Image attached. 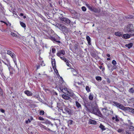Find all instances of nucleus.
Segmentation results:
<instances>
[{
    "label": "nucleus",
    "mask_w": 134,
    "mask_h": 134,
    "mask_svg": "<svg viewBox=\"0 0 134 134\" xmlns=\"http://www.w3.org/2000/svg\"><path fill=\"white\" fill-rule=\"evenodd\" d=\"M133 25H131L127 26V30L128 32H130L129 34L131 36H134V29L132 28Z\"/></svg>",
    "instance_id": "f257e3e1"
},
{
    "label": "nucleus",
    "mask_w": 134,
    "mask_h": 134,
    "mask_svg": "<svg viewBox=\"0 0 134 134\" xmlns=\"http://www.w3.org/2000/svg\"><path fill=\"white\" fill-rule=\"evenodd\" d=\"M62 110L63 113L64 114H68L69 115L71 114V110L65 106H64V109H62Z\"/></svg>",
    "instance_id": "f03ea898"
},
{
    "label": "nucleus",
    "mask_w": 134,
    "mask_h": 134,
    "mask_svg": "<svg viewBox=\"0 0 134 134\" xmlns=\"http://www.w3.org/2000/svg\"><path fill=\"white\" fill-rule=\"evenodd\" d=\"M60 19L62 22L65 24H69L71 22L70 20L69 19L63 16H62L60 17Z\"/></svg>",
    "instance_id": "7ed1b4c3"
},
{
    "label": "nucleus",
    "mask_w": 134,
    "mask_h": 134,
    "mask_svg": "<svg viewBox=\"0 0 134 134\" xmlns=\"http://www.w3.org/2000/svg\"><path fill=\"white\" fill-rule=\"evenodd\" d=\"M5 61L6 62H5L4 61L2 60V62L5 65H7V66L8 68V69H9L10 70L11 69V66L10 64V63L9 61L6 58L5 59Z\"/></svg>",
    "instance_id": "20e7f679"
},
{
    "label": "nucleus",
    "mask_w": 134,
    "mask_h": 134,
    "mask_svg": "<svg viewBox=\"0 0 134 134\" xmlns=\"http://www.w3.org/2000/svg\"><path fill=\"white\" fill-rule=\"evenodd\" d=\"M118 108L120 109L125 111L129 110L130 109V108L129 107H124L123 105L121 104H120Z\"/></svg>",
    "instance_id": "39448f33"
},
{
    "label": "nucleus",
    "mask_w": 134,
    "mask_h": 134,
    "mask_svg": "<svg viewBox=\"0 0 134 134\" xmlns=\"http://www.w3.org/2000/svg\"><path fill=\"white\" fill-rule=\"evenodd\" d=\"M65 54V52L64 50L63 49L59 51L57 53V55L58 57H60L62 55H64Z\"/></svg>",
    "instance_id": "423d86ee"
},
{
    "label": "nucleus",
    "mask_w": 134,
    "mask_h": 134,
    "mask_svg": "<svg viewBox=\"0 0 134 134\" xmlns=\"http://www.w3.org/2000/svg\"><path fill=\"white\" fill-rule=\"evenodd\" d=\"M71 71L72 73L74 75H76L78 74V72L76 70L73 69L72 68H70Z\"/></svg>",
    "instance_id": "0eeeda50"
},
{
    "label": "nucleus",
    "mask_w": 134,
    "mask_h": 134,
    "mask_svg": "<svg viewBox=\"0 0 134 134\" xmlns=\"http://www.w3.org/2000/svg\"><path fill=\"white\" fill-rule=\"evenodd\" d=\"M7 53L8 54L10 55L12 58H14V54L9 50H8Z\"/></svg>",
    "instance_id": "6e6552de"
},
{
    "label": "nucleus",
    "mask_w": 134,
    "mask_h": 134,
    "mask_svg": "<svg viewBox=\"0 0 134 134\" xmlns=\"http://www.w3.org/2000/svg\"><path fill=\"white\" fill-rule=\"evenodd\" d=\"M68 96L70 97H72L73 96L74 93H73L71 91H68L67 92V93H66V94Z\"/></svg>",
    "instance_id": "1a4fd4ad"
},
{
    "label": "nucleus",
    "mask_w": 134,
    "mask_h": 134,
    "mask_svg": "<svg viewBox=\"0 0 134 134\" xmlns=\"http://www.w3.org/2000/svg\"><path fill=\"white\" fill-rule=\"evenodd\" d=\"M24 93L28 96H31L32 95V93L29 91H26L24 92Z\"/></svg>",
    "instance_id": "9d476101"
},
{
    "label": "nucleus",
    "mask_w": 134,
    "mask_h": 134,
    "mask_svg": "<svg viewBox=\"0 0 134 134\" xmlns=\"http://www.w3.org/2000/svg\"><path fill=\"white\" fill-rule=\"evenodd\" d=\"M131 36L129 34H125L123 35L122 37L124 39H128Z\"/></svg>",
    "instance_id": "9b49d317"
},
{
    "label": "nucleus",
    "mask_w": 134,
    "mask_h": 134,
    "mask_svg": "<svg viewBox=\"0 0 134 134\" xmlns=\"http://www.w3.org/2000/svg\"><path fill=\"white\" fill-rule=\"evenodd\" d=\"M98 110H99L96 107L94 106L92 112L93 114H97V113Z\"/></svg>",
    "instance_id": "f8f14e48"
},
{
    "label": "nucleus",
    "mask_w": 134,
    "mask_h": 134,
    "mask_svg": "<svg viewBox=\"0 0 134 134\" xmlns=\"http://www.w3.org/2000/svg\"><path fill=\"white\" fill-rule=\"evenodd\" d=\"M133 45V43H130L128 44H126L125 45V46L126 47H127L129 49H130L132 47Z\"/></svg>",
    "instance_id": "ddd939ff"
},
{
    "label": "nucleus",
    "mask_w": 134,
    "mask_h": 134,
    "mask_svg": "<svg viewBox=\"0 0 134 134\" xmlns=\"http://www.w3.org/2000/svg\"><path fill=\"white\" fill-rule=\"evenodd\" d=\"M52 62V64L53 68L54 70H55V62L54 59H53Z\"/></svg>",
    "instance_id": "4468645a"
},
{
    "label": "nucleus",
    "mask_w": 134,
    "mask_h": 134,
    "mask_svg": "<svg viewBox=\"0 0 134 134\" xmlns=\"http://www.w3.org/2000/svg\"><path fill=\"white\" fill-rule=\"evenodd\" d=\"M86 5L90 10L92 11L93 8L94 7H93L92 5H90L88 4H86Z\"/></svg>",
    "instance_id": "2eb2a0df"
},
{
    "label": "nucleus",
    "mask_w": 134,
    "mask_h": 134,
    "mask_svg": "<svg viewBox=\"0 0 134 134\" xmlns=\"http://www.w3.org/2000/svg\"><path fill=\"white\" fill-rule=\"evenodd\" d=\"M62 97L64 99L66 100H69L71 99V98L67 96L66 95L63 94L62 95Z\"/></svg>",
    "instance_id": "dca6fc26"
},
{
    "label": "nucleus",
    "mask_w": 134,
    "mask_h": 134,
    "mask_svg": "<svg viewBox=\"0 0 134 134\" xmlns=\"http://www.w3.org/2000/svg\"><path fill=\"white\" fill-rule=\"evenodd\" d=\"M92 11L94 12L95 13H99L100 12V9H98L96 8L93 7Z\"/></svg>",
    "instance_id": "f3484780"
},
{
    "label": "nucleus",
    "mask_w": 134,
    "mask_h": 134,
    "mask_svg": "<svg viewBox=\"0 0 134 134\" xmlns=\"http://www.w3.org/2000/svg\"><path fill=\"white\" fill-rule=\"evenodd\" d=\"M86 39L88 42V44L90 45L91 44V38L88 36H87L86 37Z\"/></svg>",
    "instance_id": "a211bd4d"
},
{
    "label": "nucleus",
    "mask_w": 134,
    "mask_h": 134,
    "mask_svg": "<svg viewBox=\"0 0 134 134\" xmlns=\"http://www.w3.org/2000/svg\"><path fill=\"white\" fill-rule=\"evenodd\" d=\"M102 131H104L106 130L105 128V126L103 125L102 124H100L99 126Z\"/></svg>",
    "instance_id": "6ab92c4d"
},
{
    "label": "nucleus",
    "mask_w": 134,
    "mask_h": 134,
    "mask_svg": "<svg viewBox=\"0 0 134 134\" xmlns=\"http://www.w3.org/2000/svg\"><path fill=\"white\" fill-rule=\"evenodd\" d=\"M76 106L78 108H81V106L80 104L78 102L76 101L75 102Z\"/></svg>",
    "instance_id": "aec40b11"
},
{
    "label": "nucleus",
    "mask_w": 134,
    "mask_h": 134,
    "mask_svg": "<svg viewBox=\"0 0 134 134\" xmlns=\"http://www.w3.org/2000/svg\"><path fill=\"white\" fill-rule=\"evenodd\" d=\"M115 35L118 36H122L121 33L120 32H118L115 33Z\"/></svg>",
    "instance_id": "412c9836"
},
{
    "label": "nucleus",
    "mask_w": 134,
    "mask_h": 134,
    "mask_svg": "<svg viewBox=\"0 0 134 134\" xmlns=\"http://www.w3.org/2000/svg\"><path fill=\"white\" fill-rule=\"evenodd\" d=\"M62 92L64 93V94H66V93H67V91H68L67 90V88H64L62 89L61 90Z\"/></svg>",
    "instance_id": "4be33fe9"
},
{
    "label": "nucleus",
    "mask_w": 134,
    "mask_h": 134,
    "mask_svg": "<svg viewBox=\"0 0 134 134\" xmlns=\"http://www.w3.org/2000/svg\"><path fill=\"white\" fill-rule=\"evenodd\" d=\"M89 122L90 124H96V122L95 121L92 120H90Z\"/></svg>",
    "instance_id": "5701e85b"
},
{
    "label": "nucleus",
    "mask_w": 134,
    "mask_h": 134,
    "mask_svg": "<svg viewBox=\"0 0 134 134\" xmlns=\"http://www.w3.org/2000/svg\"><path fill=\"white\" fill-rule=\"evenodd\" d=\"M93 98V94H92L91 93L90 94L89 96V99L90 100H92Z\"/></svg>",
    "instance_id": "b1692460"
},
{
    "label": "nucleus",
    "mask_w": 134,
    "mask_h": 134,
    "mask_svg": "<svg viewBox=\"0 0 134 134\" xmlns=\"http://www.w3.org/2000/svg\"><path fill=\"white\" fill-rule=\"evenodd\" d=\"M74 48L76 50L78 49V43H76L73 44Z\"/></svg>",
    "instance_id": "393cba45"
},
{
    "label": "nucleus",
    "mask_w": 134,
    "mask_h": 134,
    "mask_svg": "<svg viewBox=\"0 0 134 134\" xmlns=\"http://www.w3.org/2000/svg\"><path fill=\"white\" fill-rule=\"evenodd\" d=\"M113 105L116 106L118 107L119 105L120 104L119 103L115 102H113Z\"/></svg>",
    "instance_id": "a878e982"
},
{
    "label": "nucleus",
    "mask_w": 134,
    "mask_h": 134,
    "mask_svg": "<svg viewBox=\"0 0 134 134\" xmlns=\"http://www.w3.org/2000/svg\"><path fill=\"white\" fill-rule=\"evenodd\" d=\"M96 114L98 115L100 117H102L103 116L99 110L97 111V114Z\"/></svg>",
    "instance_id": "bb28decb"
},
{
    "label": "nucleus",
    "mask_w": 134,
    "mask_h": 134,
    "mask_svg": "<svg viewBox=\"0 0 134 134\" xmlns=\"http://www.w3.org/2000/svg\"><path fill=\"white\" fill-rule=\"evenodd\" d=\"M20 24L21 26L24 28H25L26 27L25 24L23 22L20 21Z\"/></svg>",
    "instance_id": "cd10ccee"
},
{
    "label": "nucleus",
    "mask_w": 134,
    "mask_h": 134,
    "mask_svg": "<svg viewBox=\"0 0 134 134\" xmlns=\"http://www.w3.org/2000/svg\"><path fill=\"white\" fill-rule=\"evenodd\" d=\"M90 88H90V87L88 86H86V91L88 92H89L91 91V90H90Z\"/></svg>",
    "instance_id": "c85d7f7f"
},
{
    "label": "nucleus",
    "mask_w": 134,
    "mask_h": 134,
    "mask_svg": "<svg viewBox=\"0 0 134 134\" xmlns=\"http://www.w3.org/2000/svg\"><path fill=\"white\" fill-rule=\"evenodd\" d=\"M129 92L131 93H134V90L133 88H130L129 91Z\"/></svg>",
    "instance_id": "c756f323"
},
{
    "label": "nucleus",
    "mask_w": 134,
    "mask_h": 134,
    "mask_svg": "<svg viewBox=\"0 0 134 134\" xmlns=\"http://www.w3.org/2000/svg\"><path fill=\"white\" fill-rule=\"evenodd\" d=\"M38 125L41 128L46 129V127L43 125L42 124H39Z\"/></svg>",
    "instance_id": "7c9ffc66"
},
{
    "label": "nucleus",
    "mask_w": 134,
    "mask_h": 134,
    "mask_svg": "<svg viewBox=\"0 0 134 134\" xmlns=\"http://www.w3.org/2000/svg\"><path fill=\"white\" fill-rule=\"evenodd\" d=\"M67 28H66L65 26H63L61 30L63 31H65L67 30Z\"/></svg>",
    "instance_id": "2f4dec72"
},
{
    "label": "nucleus",
    "mask_w": 134,
    "mask_h": 134,
    "mask_svg": "<svg viewBox=\"0 0 134 134\" xmlns=\"http://www.w3.org/2000/svg\"><path fill=\"white\" fill-rule=\"evenodd\" d=\"M10 34L11 35L15 37H18V36L17 35L14 33L11 32Z\"/></svg>",
    "instance_id": "473e14b6"
},
{
    "label": "nucleus",
    "mask_w": 134,
    "mask_h": 134,
    "mask_svg": "<svg viewBox=\"0 0 134 134\" xmlns=\"http://www.w3.org/2000/svg\"><path fill=\"white\" fill-rule=\"evenodd\" d=\"M102 110L103 112L105 113L106 112L107 110V107H105L104 108H102Z\"/></svg>",
    "instance_id": "72a5a7b5"
},
{
    "label": "nucleus",
    "mask_w": 134,
    "mask_h": 134,
    "mask_svg": "<svg viewBox=\"0 0 134 134\" xmlns=\"http://www.w3.org/2000/svg\"><path fill=\"white\" fill-rule=\"evenodd\" d=\"M96 79L97 81H101L102 80V78L100 76H97L96 77Z\"/></svg>",
    "instance_id": "f704fd0d"
},
{
    "label": "nucleus",
    "mask_w": 134,
    "mask_h": 134,
    "mask_svg": "<svg viewBox=\"0 0 134 134\" xmlns=\"http://www.w3.org/2000/svg\"><path fill=\"white\" fill-rule=\"evenodd\" d=\"M112 63L114 65H115L117 64L116 61L114 60H113L112 62Z\"/></svg>",
    "instance_id": "c9c22d12"
},
{
    "label": "nucleus",
    "mask_w": 134,
    "mask_h": 134,
    "mask_svg": "<svg viewBox=\"0 0 134 134\" xmlns=\"http://www.w3.org/2000/svg\"><path fill=\"white\" fill-rule=\"evenodd\" d=\"M11 69H10V70H9V71H10V75H12L13 73V71H12V68L11 67Z\"/></svg>",
    "instance_id": "e433bc0d"
},
{
    "label": "nucleus",
    "mask_w": 134,
    "mask_h": 134,
    "mask_svg": "<svg viewBox=\"0 0 134 134\" xmlns=\"http://www.w3.org/2000/svg\"><path fill=\"white\" fill-rule=\"evenodd\" d=\"M81 9H82V10L84 12L86 11V8L85 7H84V6H83V7H82L81 8Z\"/></svg>",
    "instance_id": "4c0bfd02"
},
{
    "label": "nucleus",
    "mask_w": 134,
    "mask_h": 134,
    "mask_svg": "<svg viewBox=\"0 0 134 134\" xmlns=\"http://www.w3.org/2000/svg\"><path fill=\"white\" fill-rule=\"evenodd\" d=\"M44 112L43 110H41L40 112V115H44Z\"/></svg>",
    "instance_id": "58836bf2"
},
{
    "label": "nucleus",
    "mask_w": 134,
    "mask_h": 134,
    "mask_svg": "<svg viewBox=\"0 0 134 134\" xmlns=\"http://www.w3.org/2000/svg\"><path fill=\"white\" fill-rule=\"evenodd\" d=\"M66 62V63L67 65L68 66H69L70 68H68V69H70V68H71V67L70 65V66H69V64L68 62V61L67 60V61Z\"/></svg>",
    "instance_id": "ea45409f"
},
{
    "label": "nucleus",
    "mask_w": 134,
    "mask_h": 134,
    "mask_svg": "<svg viewBox=\"0 0 134 134\" xmlns=\"http://www.w3.org/2000/svg\"><path fill=\"white\" fill-rule=\"evenodd\" d=\"M52 53H55L56 50L54 48H52Z\"/></svg>",
    "instance_id": "a19ab883"
},
{
    "label": "nucleus",
    "mask_w": 134,
    "mask_h": 134,
    "mask_svg": "<svg viewBox=\"0 0 134 134\" xmlns=\"http://www.w3.org/2000/svg\"><path fill=\"white\" fill-rule=\"evenodd\" d=\"M63 26V25L62 24H59L58 25V27L59 28L61 29Z\"/></svg>",
    "instance_id": "79ce46f5"
},
{
    "label": "nucleus",
    "mask_w": 134,
    "mask_h": 134,
    "mask_svg": "<svg viewBox=\"0 0 134 134\" xmlns=\"http://www.w3.org/2000/svg\"><path fill=\"white\" fill-rule=\"evenodd\" d=\"M111 65L110 64H109L107 65L109 69H110V68L111 67Z\"/></svg>",
    "instance_id": "37998d69"
},
{
    "label": "nucleus",
    "mask_w": 134,
    "mask_h": 134,
    "mask_svg": "<svg viewBox=\"0 0 134 134\" xmlns=\"http://www.w3.org/2000/svg\"><path fill=\"white\" fill-rule=\"evenodd\" d=\"M46 130L48 131H49V132H53L52 130H51L50 129L47 128V127H46Z\"/></svg>",
    "instance_id": "c03bdc74"
},
{
    "label": "nucleus",
    "mask_w": 134,
    "mask_h": 134,
    "mask_svg": "<svg viewBox=\"0 0 134 134\" xmlns=\"http://www.w3.org/2000/svg\"><path fill=\"white\" fill-rule=\"evenodd\" d=\"M38 119L40 120L43 121L44 120V119L41 116L39 117Z\"/></svg>",
    "instance_id": "a18cd8bd"
},
{
    "label": "nucleus",
    "mask_w": 134,
    "mask_h": 134,
    "mask_svg": "<svg viewBox=\"0 0 134 134\" xmlns=\"http://www.w3.org/2000/svg\"><path fill=\"white\" fill-rule=\"evenodd\" d=\"M72 122L73 121L71 120H69L68 121L69 123L71 125L72 124Z\"/></svg>",
    "instance_id": "49530a36"
},
{
    "label": "nucleus",
    "mask_w": 134,
    "mask_h": 134,
    "mask_svg": "<svg viewBox=\"0 0 134 134\" xmlns=\"http://www.w3.org/2000/svg\"><path fill=\"white\" fill-rule=\"evenodd\" d=\"M128 121L129 122V125L131 126L132 124V123L131 122L130 120H128Z\"/></svg>",
    "instance_id": "de8ad7c7"
},
{
    "label": "nucleus",
    "mask_w": 134,
    "mask_h": 134,
    "mask_svg": "<svg viewBox=\"0 0 134 134\" xmlns=\"http://www.w3.org/2000/svg\"><path fill=\"white\" fill-rule=\"evenodd\" d=\"M13 60H14V63H15V64L16 65V60L15 59V58L14 57V58H13Z\"/></svg>",
    "instance_id": "09e8293b"
},
{
    "label": "nucleus",
    "mask_w": 134,
    "mask_h": 134,
    "mask_svg": "<svg viewBox=\"0 0 134 134\" xmlns=\"http://www.w3.org/2000/svg\"><path fill=\"white\" fill-rule=\"evenodd\" d=\"M115 121L117 122H118L119 121V120L117 116H116L115 117Z\"/></svg>",
    "instance_id": "8fccbe9b"
},
{
    "label": "nucleus",
    "mask_w": 134,
    "mask_h": 134,
    "mask_svg": "<svg viewBox=\"0 0 134 134\" xmlns=\"http://www.w3.org/2000/svg\"><path fill=\"white\" fill-rule=\"evenodd\" d=\"M0 111L3 113H4L5 112L4 110L2 109H0Z\"/></svg>",
    "instance_id": "3c124183"
},
{
    "label": "nucleus",
    "mask_w": 134,
    "mask_h": 134,
    "mask_svg": "<svg viewBox=\"0 0 134 134\" xmlns=\"http://www.w3.org/2000/svg\"><path fill=\"white\" fill-rule=\"evenodd\" d=\"M62 60L63 59H64V58H65L64 56H63V55H62V56H60V57H59Z\"/></svg>",
    "instance_id": "603ef678"
},
{
    "label": "nucleus",
    "mask_w": 134,
    "mask_h": 134,
    "mask_svg": "<svg viewBox=\"0 0 134 134\" xmlns=\"http://www.w3.org/2000/svg\"><path fill=\"white\" fill-rule=\"evenodd\" d=\"M123 130L122 129H119L118 130V132H121Z\"/></svg>",
    "instance_id": "864d4df0"
},
{
    "label": "nucleus",
    "mask_w": 134,
    "mask_h": 134,
    "mask_svg": "<svg viewBox=\"0 0 134 134\" xmlns=\"http://www.w3.org/2000/svg\"><path fill=\"white\" fill-rule=\"evenodd\" d=\"M134 128V127L132 126H130V127H129L130 129H132L133 130V129Z\"/></svg>",
    "instance_id": "5fc2aeb1"
},
{
    "label": "nucleus",
    "mask_w": 134,
    "mask_h": 134,
    "mask_svg": "<svg viewBox=\"0 0 134 134\" xmlns=\"http://www.w3.org/2000/svg\"><path fill=\"white\" fill-rule=\"evenodd\" d=\"M63 60L65 62H66L67 61L65 58L64 59H63Z\"/></svg>",
    "instance_id": "6e6d98bb"
},
{
    "label": "nucleus",
    "mask_w": 134,
    "mask_h": 134,
    "mask_svg": "<svg viewBox=\"0 0 134 134\" xmlns=\"http://www.w3.org/2000/svg\"><path fill=\"white\" fill-rule=\"evenodd\" d=\"M54 70L55 71V72L57 73V72L58 73V70H57V69L56 68H55V70Z\"/></svg>",
    "instance_id": "4d7b16f0"
},
{
    "label": "nucleus",
    "mask_w": 134,
    "mask_h": 134,
    "mask_svg": "<svg viewBox=\"0 0 134 134\" xmlns=\"http://www.w3.org/2000/svg\"><path fill=\"white\" fill-rule=\"evenodd\" d=\"M125 134H131L129 132L127 131H126Z\"/></svg>",
    "instance_id": "13d9d810"
},
{
    "label": "nucleus",
    "mask_w": 134,
    "mask_h": 134,
    "mask_svg": "<svg viewBox=\"0 0 134 134\" xmlns=\"http://www.w3.org/2000/svg\"><path fill=\"white\" fill-rule=\"evenodd\" d=\"M107 82H108V83H109L110 82V81L109 79H108L107 80Z\"/></svg>",
    "instance_id": "bf43d9fd"
},
{
    "label": "nucleus",
    "mask_w": 134,
    "mask_h": 134,
    "mask_svg": "<svg viewBox=\"0 0 134 134\" xmlns=\"http://www.w3.org/2000/svg\"><path fill=\"white\" fill-rule=\"evenodd\" d=\"M40 65H38L37 66V69H39L40 68Z\"/></svg>",
    "instance_id": "052dcab7"
},
{
    "label": "nucleus",
    "mask_w": 134,
    "mask_h": 134,
    "mask_svg": "<svg viewBox=\"0 0 134 134\" xmlns=\"http://www.w3.org/2000/svg\"><path fill=\"white\" fill-rule=\"evenodd\" d=\"M107 56L108 57H110V54H107Z\"/></svg>",
    "instance_id": "680f3d73"
},
{
    "label": "nucleus",
    "mask_w": 134,
    "mask_h": 134,
    "mask_svg": "<svg viewBox=\"0 0 134 134\" xmlns=\"http://www.w3.org/2000/svg\"><path fill=\"white\" fill-rule=\"evenodd\" d=\"M27 121H28L29 122H31V120H30V119H28Z\"/></svg>",
    "instance_id": "e2e57ef3"
},
{
    "label": "nucleus",
    "mask_w": 134,
    "mask_h": 134,
    "mask_svg": "<svg viewBox=\"0 0 134 134\" xmlns=\"http://www.w3.org/2000/svg\"><path fill=\"white\" fill-rule=\"evenodd\" d=\"M99 68L100 69H102V68H103V66H99Z\"/></svg>",
    "instance_id": "0e129e2a"
},
{
    "label": "nucleus",
    "mask_w": 134,
    "mask_h": 134,
    "mask_svg": "<svg viewBox=\"0 0 134 134\" xmlns=\"http://www.w3.org/2000/svg\"><path fill=\"white\" fill-rule=\"evenodd\" d=\"M1 22H3V23H4L5 24H7V23H5L4 21H1Z\"/></svg>",
    "instance_id": "69168bd1"
},
{
    "label": "nucleus",
    "mask_w": 134,
    "mask_h": 134,
    "mask_svg": "<svg viewBox=\"0 0 134 134\" xmlns=\"http://www.w3.org/2000/svg\"><path fill=\"white\" fill-rule=\"evenodd\" d=\"M20 15L21 16H23V14L22 13H21L20 14Z\"/></svg>",
    "instance_id": "338daca9"
},
{
    "label": "nucleus",
    "mask_w": 134,
    "mask_h": 134,
    "mask_svg": "<svg viewBox=\"0 0 134 134\" xmlns=\"http://www.w3.org/2000/svg\"><path fill=\"white\" fill-rule=\"evenodd\" d=\"M107 60H110V58H108L107 59Z\"/></svg>",
    "instance_id": "774afa93"
}]
</instances>
